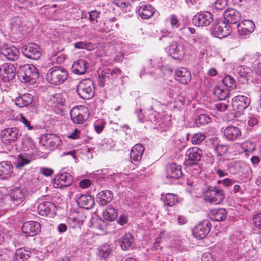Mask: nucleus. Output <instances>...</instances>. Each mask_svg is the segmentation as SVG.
<instances>
[{
    "label": "nucleus",
    "instance_id": "14",
    "mask_svg": "<svg viewBox=\"0 0 261 261\" xmlns=\"http://www.w3.org/2000/svg\"><path fill=\"white\" fill-rule=\"evenodd\" d=\"M73 177L67 172L56 175L53 181V186L56 188H62L70 186L73 182Z\"/></svg>",
    "mask_w": 261,
    "mask_h": 261
},
{
    "label": "nucleus",
    "instance_id": "53",
    "mask_svg": "<svg viewBox=\"0 0 261 261\" xmlns=\"http://www.w3.org/2000/svg\"><path fill=\"white\" fill-rule=\"evenodd\" d=\"M252 220L254 226L261 229V213L254 215Z\"/></svg>",
    "mask_w": 261,
    "mask_h": 261
},
{
    "label": "nucleus",
    "instance_id": "49",
    "mask_svg": "<svg viewBox=\"0 0 261 261\" xmlns=\"http://www.w3.org/2000/svg\"><path fill=\"white\" fill-rule=\"evenodd\" d=\"M255 60L254 61V68L256 73L261 74V55H254Z\"/></svg>",
    "mask_w": 261,
    "mask_h": 261
},
{
    "label": "nucleus",
    "instance_id": "48",
    "mask_svg": "<svg viewBox=\"0 0 261 261\" xmlns=\"http://www.w3.org/2000/svg\"><path fill=\"white\" fill-rule=\"evenodd\" d=\"M113 3L117 6L124 9L130 6L132 0H113Z\"/></svg>",
    "mask_w": 261,
    "mask_h": 261
},
{
    "label": "nucleus",
    "instance_id": "50",
    "mask_svg": "<svg viewBox=\"0 0 261 261\" xmlns=\"http://www.w3.org/2000/svg\"><path fill=\"white\" fill-rule=\"evenodd\" d=\"M21 144L23 148H27L28 150L29 149V147L32 148L34 146L33 140L29 137L26 136L23 138L21 140Z\"/></svg>",
    "mask_w": 261,
    "mask_h": 261
},
{
    "label": "nucleus",
    "instance_id": "10",
    "mask_svg": "<svg viewBox=\"0 0 261 261\" xmlns=\"http://www.w3.org/2000/svg\"><path fill=\"white\" fill-rule=\"evenodd\" d=\"M215 19L213 18V14L208 11H203L198 13L195 15L193 19V22L197 26H207L212 22H214Z\"/></svg>",
    "mask_w": 261,
    "mask_h": 261
},
{
    "label": "nucleus",
    "instance_id": "11",
    "mask_svg": "<svg viewBox=\"0 0 261 261\" xmlns=\"http://www.w3.org/2000/svg\"><path fill=\"white\" fill-rule=\"evenodd\" d=\"M89 114L87 108L79 109L74 107L70 111L71 119L76 124H82L88 119Z\"/></svg>",
    "mask_w": 261,
    "mask_h": 261
},
{
    "label": "nucleus",
    "instance_id": "27",
    "mask_svg": "<svg viewBox=\"0 0 261 261\" xmlns=\"http://www.w3.org/2000/svg\"><path fill=\"white\" fill-rule=\"evenodd\" d=\"M32 161L33 157L31 155L27 153L20 154L15 161L14 166L16 169H21Z\"/></svg>",
    "mask_w": 261,
    "mask_h": 261
},
{
    "label": "nucleus",
    "instance_id": "24",
    "mask_svg": "<svg viewBox=\"0 0 261 261\" xmlns=\"http://www.w3.org/2000/svg\"><path fill=\"white\" fill-rule=\"evenodd\" d=\"M182 175L181 166L171 164L166 167V176L168 178L178 179Z\"/></svg>",
    "mask_w": 261,
    "mask_h": 261
},
{
    "label": "nucleus",
    "instance_id": "58",
    "mask_svg": "<svg viewBox=\"0 0 261 261\" xmlns=\"http://www.w3.org/2000/svg\"><path fill=\"white\" fill-rule=\"evenodd\" d=\"M40 173L45 176H49L53 174L54 171L50 168L41 167L40 169Z\"/></svg>",
    "mask_w": 261,
    "mask_h": 261
},
{
    "label": "nucleus",
    "instance_id": "31",
    "mask_svg": "<svg viewBox=\"0 0 261 261\" xmlns=\"http://www.w3.org/2000/svg\"><path fill=\"white\" fill-rule=\"evenodd\" d=\"M228 163L222 160L218 161L214 167V171L219 177H223L228 175Z\"/></svg>",
    "mask_w": 261,
    "mask_h": 261
},
{
    "label": "nucleus",
    "instance_id": "18",
    "mask_svg": "<svg viewBox=\"0 0 261 261\" xmlns=\"http://www.w3.org/2000/svg\"><path fill=\"white\" fill-rule=\"evenodd\" d=\"M1 54L4 56L8 60L16 61L19 56V51L15 46L4 45L0 50Z\"/></svg>",
    "mask_w": 261,
    "mask_h": 261
},
{
    "label": "nucleus",
    "instance_id": "21",
    "mask_svg": "<svg viewBox=\"0 0 261 261\" xmlns=\"http://www.w3.org/2000/svg\"><path fill=\"white\" fill-rule=\"evenodd\" d=\"M16 68L11 63L4 64L0 68V73L7 81L13 80L16 75Z\"/></svg>",
    "mask_w": 261,
    "mask_h": 261
},
{
    "label": "nucleus",
    "instance_id": "29",
    "mask_svg": "<svg viewBox=\"0 0 261 261\" xmlns=\"http://www.w3.org/2000/svg\"><path fill=\"white\" fill-rule=\"evenodd\" d=\"M13 166L8 161L2 162L0 163V178L8 179L11 176L13 171Z\"/></svg>",
    "mask_w": 261,
    "mask_h": 261
},
{
    "label": "nucleus",
    "instance_id": "55",
    "mask_svg": "<svg viewBox=\"0 0 261 261\" xmlns=\"http://www.w3.org/2000/svg\"><path fill=\"white\" fill-rule=\"evenodd\" d=\"M227 4V0H217L215 2V8L218 10L223 9Z\"/></svg>",
    "mask_w": 261,
    "mask_h": 261
},
{
    "label": "nucleus",
    "instance_id": "17",
    "mask_svg": "<svg viewBox=\"0 0 261 261\" xmlns=\"http://www.w3.org/2000/svg\"><path fill=\"white\" fill-rule=\"evenodd\" d=\"M169 51L170 55L175 59H179L182 57L185 54V50L184 46L177 42L172 41L169 42Z\"/></svg>",
    "mask_w": 261,
    "mask_h": 261
},
{
    "label": "nucleus",
    "instance_id": "34",
    "mask_svg": "<svg viewBox=\"0 0 261 261\" xmlns=\"http://www.w3.org/2000/svg\"><path fill=\"white\" fill-rule=\"evenodd\" d=\"M33 100V96L29 93H25L17 97L15 100V104L20 108L27 107Z\"/></svg>",
    "mask_w": 261,
    "mask_h": 261
},
{
    "label": "nucleus",
    "instance_id": "26",
    "mask_svg": "<svg viewBox=\"0 0 261 261\" xmlns=\"http://www.w3.org/2000/svg\"><path fill=\"white\" fill-rule=\"evenodd\" d=\"M88 67V63L83 59L75 61L71 67L72 71L76 74L82 75L85 73Z\"/></svg>",
    "mask_w": 261,
    "mask_h": 261
},
{
    "label": "nucleus",
    "instance_id": "22",
    "mask_svg": "<svg viewBox=\"0 0 261 261\" xmlns=\"http://www.w3.org/2000/svg\"><path fill=\"white\" fill-rule=\"evenodd\" d=\"M239 33L241 36H245L251 34L255 29V24L250 20H246L237 25Z\"/></svg>",
    "mask_w": 261,
    "mask_h": 261
},
{
    "label": "nucleus",
    "instance_id": "35",
    "mask_svg": "<svg viewBox=\"0 0 261 261\" xmlns=\"http://www.w3.org/2000/svg\"><path fill=\"white\" fill-rule=\"evenodd\" d=\"M154 10L150 5H144L140 7L138 12L139 15L142 19H147L153 15Z\"/></svg>",
    "mask_w": 261,
    "mask_h": 261
},
{
    "label": "nucleus",
    "instance_id": "19",
    "mask_svg": "<svg viewBox=\"0 0 261 261\" xmlns=\"http://www.w3.org/2000/svg\"><path fill=\"white\" fill-rule=\"evenodd\" d=\"M225 20L229 24H236L241 20L240 12L232 8H227L223 13Z\"/></svg>",
    "mask_w": 261,
    "mask_h": 261
},
{
    "label": "nucleus",
    "instance_id": "47",
    "mask_svg": "<svg viewBox=\"0 0 261 261\" xmlns=\"http://www.w3.org/2000/svg\"><path fill=\"white\" fill-rule=\"evenodd\" d=\"M222 83L227 87L234 89L236 88V82L233 77L229 75H226L222 80Z\"/></svg>",
    "mask_w": 261,
    "mask_h": 261
},
{
    "label": "nucleus",
    "instance_id": "3",
    "mask_svg": "<svg viewBox=\"0 0 261 261\" xmlns=\"http://www.w3.org/2000/svg\"><path fill=\"white\" fill-rule=\"evenodd\" d=\"M224 191L219 187H208L203 198L204 201L210 203L217 204L225 199Z\"/></svg>",
    "mask_w": 261,
    "mask_h": 261
},
{
    "label": "nucleus",
    "instance_id": "54",
    "mask_svg": "<svg viewBox=\"0 0 261 261\" xmlns=\"http://www.w3.org/2000/svg\"><path fill=\"white\" fill-rule=\"evenodd\" d=\"M91 44V43L80 41L76 42L74 46L77 49H88L90 46Z\"/></svg>",
    "mask_w": 261,
    "mask_h": 261
},
{
    "label": "nucleus",
    "instance_id": "13",
    "mask_svg": "<svg viewBox=\"0 0 261 261\" xmlns=\"http://www.w3.org/2000/svg\"><path fill=\"white\" fill-rule=\"evenodd\" d=\"M40 228L39 223L31 221L23 223L21 227V230L25 237H34L40 231Z\"/></svg>",
    "mask_w": 261,
    "mask_h": 261
},
{
    "label": "nucleus",
    "instance_id": "39",
    "mask_svg": "<svg viewBox=\"0 0 261 261\" xmlns=\"http://www.w3.org/2000/svg\"><path fill=\"white\" fill-rule=\"evenodd\" d=\"M103 216L107 221H113L117 217V212L113 206L109 205L103 213Z\"/></svg>",
    "mask_w": 261,
    "mask_h": 261
},
{
    "label": "nucleus",
    "instance_id": "57",
    "mask_svg": "<svg viewBox=\"0 0 261 261\" xmlns=\"http://www.w3.org/2000/svg\"><path fill=\"white\" fill-rule=\"evenodd\" d=\"M99 16V13L96 11H92L89 13V20L91 22L94 23V22H97V18Z\"/></svg>",
    "mask_w": 261,
    "mask_h": 261
},
{
    "label": "nucleus",
    "instance_id": "42",
    "mask_svg": "<svg viewBox=\"0 0 261 261\" xmlns=\"http://www.w3.org/2000/svg\"><path fill=\"white\" fill-rule=\"evenodd\" d=\"M227 170L231 174L239 173L242 169V164L240 161H232L228 163Z\"/></svg>",
    "mask_w": 261,
    "mask_h": 261
},
{
    "label": "nucleus",
    "instance_id": "15",
    "mask_svg": "<svg viewBox=\"0 0 261 261\" xmlns=\"http://www.w3.org/2000/svg\"><path fill=\"white\" fill-rule=\"evenodd\" d=\"M25 194V190L23 188L15 187L11 190L8 197L14 205H17L24 200Z\"/></svg>",
    "mask_w": 261,
    "mask_h": 261
},
{
    "label": "nucleus",
    "instance_id": "30",
    "mask_svg": "<svg viewBox=\"0 0 261 261\" xmlns=\"http://www.w3.org/2000/svg\"><path fill=\"white\" fill-rule=\"evenodd\" d=\"M113 197L112 193L109 190L100 191L97 195V202L101 205H106L112 201Z\"/></svg>",
    "mask_w": 261,
    "mask_h": 261
},
{
    "label": "nucleus",
    "instance_id": "46",
    "mask_svg": "<svg viewBox=\"0 0 261 261\" xmlns=\"http://www.w3.org/2000/svg\"><path fill=\"white\" fill-rule=\"evenodd\" d=\"M177 197L176 195L171 193H168L165 195L164 203L166 205L172 206L177 202Z\"/></svg>",
    "mask_w": 261,
    "mask_h": 261
},
{
    "label": "nucleus",
    "instance_id": "37",
    "mask_svg": "<svg viewBox=\"0 0 261 261\" xmlns=\"http://www.w3.org/2000/svg\"><path fill=\"white\" fill-rule=\"evenodd\" d=\"M212 219L215 221H222L227 216L226 210L223 208L215 209L211 212Z\"/></svg>",
    "mask_w": 261,
    "mask_h": 261
},
{
    "label": "nucleus",
    "instance_id": "52",
    "mask_svg": "<svg viewBox=\"0 0 261 261\" xmlns=\"http://www.w3.org/2000/svg\"><path fill=\"white\" fill-rule=\"evenodd\" d=\"M170 24L173 29H177L180 25V22L177 17L175 15H172L169 18Z\"/></svg>",
    "mask_w": 261,
    "mask_h": 261
},
{
    "label": "nucleus",
    "instance_id": "2",
    "mask_svg": "<svg viewBox=\"0 0 261 261\" xmlns=\"http://www.w3.org/2000/svg\"><path fill=\"white\" fill-rule=\"evenodd\" d=\"M65 68L61 66H54L50 68L46 75L47 81L51 84L59 85L63 84L68 77Z\"/></svg>",
    "mask_w": 261,
    "mask_h": 261
},
{
    "label": "nucleus",
    "instance_id": "25",
    "mask_svg": "<svg viewBox=\"0 0 261 261\" xmlns=\"http://www.w3.org/2000/svg\"><path fill=\"white\" fill-rule=\"evenodd\" d=\"M41 140L44 142V145H48L55 148L60 145L61 140L59 137L54 134H46L41 137Z\"/></svg>",
    "mask_w": 261,
    "mask_h": 261
},
{
    "label": "nucleus",
    "instance_id": "51",
    "mask_svg": "<svg viewBox=\"0 0 261 261\" xmlns=\"http://www.w3.org/2000/svg\"><path fill=\"white\" fill-rule=\"evenodd\" d=\"M205 138V135L204 134L198 133L195 134L192 138V142L194 144H198L204 140Z\"/></svg>",
    "mask_w": 261,
    "mask_h": 261
},
{
    "label": "nucleus",
    "instance_id": "5",
    "mask_svg": "<svg viewBox=\"0 0 261 261\" xmlns=\"http://www.w3.org/2000/svg\"><path fill=\"white\" fill-rule=\"evenodd\" d=\"M212 33L219 38H224L230 34L231 27L221 19L216 18L211 28Z\"/></svg>",
    "mask_w": 261,
    "mask_h": 261
},
{
    "label": "nucleus",
    "instance_id": "33",
    "mask_svg": "<svg viewBox=\"0 0 261 261\" xmlns=\"http://www.w3.org/2000/svg\"><path fill=\"white\" fill-rule=\"evenodd\" d=\"M144 151V147L141 144L135 145L132 148L130 153V158L134 162H138L141 160Z\"/></svg>",
    "mask_w": 261,
    "mask_h": 261
},
{
    "label": "nucleus",
    "instance_id": "16",
    "mask_svg": "<svg viewBox=\"0 0 261 261\" xmlns=\"http://www.w3.org/2000/svg\"><path fill=\"white\" fill-rule=\"evenodd\" d=\"M202 151L198 147H193L188 149L186 152V156H188L187 165L193 166L197 164L202 157Z\"/></svg>",
    "mask_w": 261,
    "mask_h": 261
},
{
    "label": "nucleus",
    "instance_id": "45",
    "mask_svg": "<svg viewBox=\"0 0 261 261\" xmlns=\"http://www.w3.org/2000/svg\"><path fill=\"white\" fill-rule=\"evenodd\" d=\"M211 118L207 114H201L196 119L195 123L197 126H200L201 125L208 124L211 121Z\"/></svg>",
    "mask_w": 261,
    "mask_h": 261
},
{
    "label": "nucleus",
    "instance_id": "12",
    "mask_svg": "<svg viewBox=\"0 0 261 261\" xmlns=\"http://www.w3.org/2000/svg\"><path fill=\"white\" fill-rule=\"evenodd\" d=\"M250 103L249 98L243 95H238L232 98L231 106L233 111L240 113L247 109Z\"/></svg>",
    "mask_w": 261,
    "mask_h": 261
},
{
    "label": "nucleus",
    "instance_id": "7",
    "mask_svg": "<svg viewBox=\"0 0 261 261\" xmlns=\"http://www.w3.org/2000/svg\"><path fill=\"white\" fill-rule=\"evenodd\" d=\"M21 136L19 129L16 127H9L1 132V138L3 143L9 145L17 141Z\"/></svg>",
    "mask_w": 261,
    "mask_h": 261
},
{
    "label": "nucleus",
    "instance_id": "59",
    "mask_svg": "<svg viewBox=\"0 0 261 261\" xmlns=\"http://www.w3.org/2000/svg\"><path fill=\"white\" fill-rule=\"evenodd\" d=\"M182 33L187 36L188 37H190L191 35L195 33V29L191 27L184 28L181 29Z\"/></svg>",
    "mask_w": 261,
    "mask_h": 261
},
{
    "label": "nucleus",
    "instance_id": "40",
    "mask_svg": "<svg viewBox=\"0 0 261 261\" xmlns=\"http://www.w3.org/2000/svg\"><path fill=\"white\" fill-rule=\"evenodd\" d=\"M134 241L133 236L128 233L125 234L122 238L121 241V247L124 250H127L132 245Z\"/></svg>",
    "mask_w": 261,
    "mask_h": 261
},
{
    "label": "nucleus",
    "instance_id": "63",
    "mask_svg": "<svg viewBox=\"0 0 261 261\" xmlns=\"http://www.w3.org/2000/svg\"><path fill=\"white\" fill-rule=\"evenodd\" d=\"M14 25L18 28H22L23 27V22L20 17H17L13 21Z\"/></svg>",
    "mask_w": 261,
    "mask_h": 261
},
{
    "label": "nucleus",
    "instance_id": "41",
    "mask_svg": "<svg viewBox=\"0 0 261 261\" xmlns=\"http://www.w3.org/2000/svg\"><path fill=\"white\" fill-rule=\"evenodd\" d=\"M30 257L28 251L22 248L17 249L13 256L14 261H24Z\"/></svg>",
    "mask_w": 261,
    "mask_h": 261
},
{
    "label": "nucleus",
    "instance_id": "8",
    "mask_svg": "<svg viewBox=\"0 0 261 261\" xmlns=\"http://www.w3.org/2000/svg\"><path fill=\"white\" fill-rule=\"evenodd\" d=\"M21 51L28 58L38 60L41 56L40 47L34 43H29L21 47Z\"/></svg>",
    "mask_w": 261,
    "mask_h": 261
},
{
    "label": "nucleus",
    "instance_id": "28",
    "mask_svg": "<svg viewBox=\"0 0 261 261\" xmlns=\"http://www.w3.org/2000/svg\"><path fill=\"white\" fill-rule=\"evenodd\" d=\"M175 79L180 83L185 84L191 79L190 72L186 68L178 69L175 74Z\"/></svg>",
    "mask_w": 261,
    "mask_h": 261
},
{
    "label": "nucleus",
    "instance_id": "6",
    "mask_svg": "<svg viewBox=\"0 0 261 261\" xmlns=\"http://www.w3.org/2000/svg\"><path fill=\"white\" fill-rule=\"evenodd\" d=\"M18 73L24 82H35L39 77V71L36 67L32 64H25L21 66Z\"/></svg>",
    "mask_w": 261,
    "mask_h": 261
},
{
    "label": "nucleus",
    "instance_id": "44",
    "mask_svg": "<svg viewBox=\"0 0 261 261\" xmlns=\"http://www.w3.org/2000/svg\"><path fill=\"white\" fill-rule=\"evenodd\" d=\"M214 146V152L218 156H222L225 155L228 150V146L226 145L216 144Z\"/></svg>",
    "mask_w": 261,
    "mask_h": 261
},
{
    "label": "nucleus",
    "instance_id": "9",
    "mask_svg": "<svg viewBox=\"0 0 261 261\" xmlns=\"http://www.w3.org/2000/svg\"><path fill=\"white\" fill-rule=\"evenodd\" d=\"M212 225L208 220H204L194 227L193 236L198 239H203L209 233Z\"/></svg>",
    "mask_w": 261,
    "mask_h": 261
},
{
    "label": "nucleus",
    "instance_id": "36",
    "mask_svg": "<svg viewBox=\"0 0 261 261\" xmlns=\"http://www.w3.org/2000/svg\"><path fill=\"white\" fill-rule=\"evenodd\" d=\"M55 207L53 203L46 201L40 203L37 207L39 214L41 216H46L50 213V211Z\"/></svg>",
    "mask_w": 261,
    "mask_h": 261
},
{
    "label": "nucleus",
    "instance_id": "32",
    "mask_svg": "<svg viewBox=\"0 0 261 261\" xmlns=\"http://www.w3.org/2000/svg\"><path fill=\"white\" fill-rule=\"evenodd\" d=\"M108 223L99 218H93L90 220V226L93 228L101 232H105L107 230Z\"/></svg>",
    "mask_w": 261,
    "mask_h": 261
},
{
    "label": "nucleus",
    "instance_id": "60",
    "mask_svg": "<svg viewBox=\"0 0 261 261\" xmlns=\"http://www.w3.org/2000/svg\"><path fill=\"white\" fill-rule=\"evenodd\" d=\"M19 120L25 126L28 127L29 130L33 129V127L31 125L29 121L27 120L22 114L20 115Z\"/></svg>",
    "mask_w": 261,
    "mask_h": 261
},
{
    "label": "nucleus",
    "instance_id": "38",
    "mask_svg": "<svg viewBox=\"0 0 261 261\" xmlns=\"http://www.w3.org/2000/svg\"><path fill=\"white\" fill-rule=\"evenodd\" d=\"M249 70H250L249 68H244L243 66H239L236 69V73L241 83H244L248 81L249 73Z\"/></svg>",
    "mask_w": 261,
    "mask_h": 261
},
{
    "label": "nucleus",
    "instance_id": "1",
    "mask_svg": "<svg viewBox=\"0 0 261 261\" xmlns=\"http://www.w3.org/2000/svg\"><path fill=\"white\" fill-rule=\"evenodd\" d=\"M126 77L118 67L106 68L98 73V84L100 87H104L106 84L113 87L123 86Z\"/></svg>",
    "mask_w": 261,
    "mask_h": 261
},
{
    "label": "nucleus",
    "instance_id": "20",
    "mask_svg": "<svg viewBox=\"0 0 261 261\" xmlns=\"http://www.w3.org/2000/svg\"><path fill=\"white\" fill-rule=\"evenodd\" d=\"M76 202L80 207L87 210L91 209L95 205L94 197L87 194L81 195L77 198Z\"/></svg>",
    "mask_w": 261,
    "mask_h": 261
},
{
    "label": "nucleus",
    "instance_id": "23",
    "mask_svg": "<svg viewBox=\"0 0 261 261\" xmlns=\"http://www.w3.org/2000/svg\"><path fill=\"white\" fill-rule=\"evenodd\" d=\"M224 137L229 141H235L241 136V131L238 127L229 126L223 131Z\"/></svg>",
    "mask_w": 261,
    "mask_h": 261
},
{
    "label": "nucleus",
    "instance_id": "64",
    "mask_svg": "<svg viewBox=\"0 0 261 261\" xmlns=\"http://www.w3.org/2000/svg\"><path fill=\"white\" fill-rule=\"evenodd\" d=\"M71 221L72 222L75 223H77V226L79 227L83 224L84 220L82 218L80 217H74L71 218ZM76 226V225L75 224L74 227Z\"/></svg>",
    "mask_w": 261,
    "mask_h": 261
},
{
    "label": "nucleus",
    "instance_id": "4",
    "mask_svg": "<svg viewBox=\"0 0 261 261\" xmlns=\"http://www.w3.org/2000/svg\"><path fill=\"white\" fill-rule=\"evenodd\" d=\"M77 92L84 99H90L94 95L95 85L92 80L85 79L81 81L77 86Z\"/></svg>",
    "mask_w": 261,
    "mask_h": 261
},
{
    "label": "nucleus",
    "instance_id": "56",
    "mask_svg": "<svg viewBox=\"0 0 261 261\" xmlns=\"http://www.w3.org/2000/svg\"><path fill=\"white\" fill-rule=\"evenodd\" d=\"M105 124L104 121H101L94 124V128L97 133L100 134L103 130Z\"/></svg>",
    "mask_w": 261,
    "mask_h": 261
},
{
    "label": "nucleus",
    "instance_id": "62",
    "mask_svg": "<svg viewBox=\"0 0 261 261\" xmlns=\"http://www.w3.org/2000/svg\"><path fill=\"white\" fill-rule=\"evenodd\" d=\"M229 105L225 102H220L216 104V107L218 111L224 112L227 110Z\"/></svg>",
    "mask_w": 261,
    "mask_h": 261
},
{
    "label": "nucleus",
    "instance_id": "43",
    "mask_svg": "<svg viewBox=\"0 0 261 261\" xmlns=\"http://www.w3.org/2000/svg\"><path fill=\"white\" fill-rule=\"evenodd\" d=\"M214 94L220 100H225L228 96L229 92L227 89H223L220 86L215 87Z\"/></svg>",
    "mask_w": 261,
    "mask_h": 261
},
{
    "label": "nucleus",
    "instance_id": "61",
    "mask_svg": "<svg viewBox=\"0 0 261 261\" xmlns=\"http://www.w3.org/2000/svg\"><path fill=\"white\" fill-rule=\"evenodd\" d=\"M91 180L89 179H85L80 181L79 183V187L82 189H86L91 185Z\"/></svg>",
    "mask_w": 261,
    "mask_h": 261
}]
</instances>
